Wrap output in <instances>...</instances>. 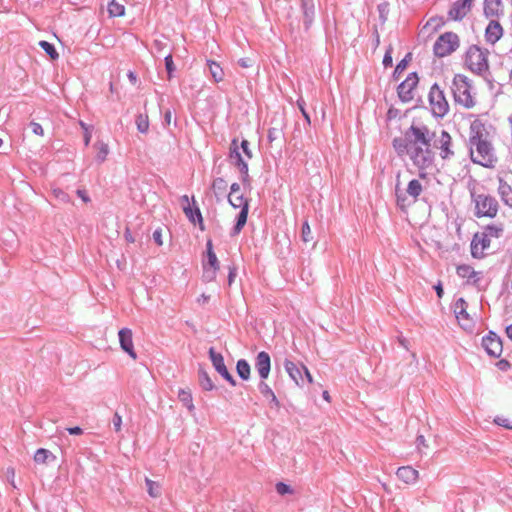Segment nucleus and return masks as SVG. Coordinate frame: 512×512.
<instances>
[{"label":"nucleus","mask_w":512,"mask_h":512,"mask_svg":"<svg viewBox=\"0 0 512 512\" xmlns=\"http://www.w3.org/2000/svg\"><path fill=\"white\" fill-rule=\"evenodd\" d=\"M393 147L398 155H408L420 171L431 167L433 163L429 131L426 127L411 125L403 137L393 140ZM420 177L425 178V173L420 172Z\"/></svg>","instance_id":"nucleus-1"},{"label":"nucleus","mask_w":512,"mask_h":512,"mask_svg":"<svg viewBox=\"0 0 512 512\" xmlns=\"http://www.w3.org/2000/svg\"><path fill=\"white\" fill-rule=\"evenodd\" d=\"M242 149L247 159L253 157L252 151L249 149V142L243 140L241 145H238V140L233 139L230 145L229 161L232 165L236 166L239 172L242 174V182L245 186L250 187V177L248 173V164L242 158L239 149Z\"/></svg>","instance_id":"nucleus-2"},{"label":"nucleus","mask_w":512,"mask_h":512,"mask_svg":"<svg viewBox=\"0 0 512 512\" xmlns=\"http://www.w3.org/2000/svg\"><path fill=\"white\" fill-rule=\"evenodd\" d=\"M228 201L234 208H240L237 222L234 226V234H239L247 222L249 211V200L243 196L238 183H233L230 187Z\"/></svg>","instance_id":"nucleus-3"},{"label":"nucleus","mask_w":512,"mask_h":512,"mask_svg":"<svg viewBox=\"0 0 512 512\" xmlns=\"http://www.w3.org/2000/svg\"><path fill=\"white\" fill-rule=\"evenodd\" d=\"M423 187L419 180H411L406 189H401L399 183L396 185L397 204L401 209H406L415 203L422 193Z\"/></svg>","instance_id":"nucleus-4"},{"label":"nucleus","mask_w":512,"mask_h":512,"mask_svg":"<svg viewBox=\"0 0 512 512\" xmlns=\"http://www.w3.org/2000/svg\"><path fill=\"white\" fill-rule=\"evenodd\" d=\"M452 90L456 103L465 108H471L475 105V100L471 95V87L465 77L461 75L455 76Z\"/></svg>","instance_id":"nucleus-5"},{"label":"nucleus","mask_w":512,"mask_h":512,"mask_svg":"<svg viewBox=\"0 0 512 512\" xmlns=\"http://www.w3.org/2000/svg\"><path fill=\"white\" fill-rule=\"evenodd\" d=\"M206 258L207 260L203 262V279L206 282H212L216 279L220 270V262L213 250L211 239H208L206 243Z\"/></svg>","instance_id":"nucleus-6"},{"label":"nucleus","mask_w":512,"mask_h":512,"mask_svg":"<svg viewBox=\"0 0 512 512\" xmlns=\"http://www.w3.org/2000/svg\"><path fill=\"white\" fill-rule=\"evenodd\" d=\"M459 46V39L455 33L446 32L439 36L434 44V53L438 57L451 54Z\"/></svg>","instance_id":"nucleus-7"},{"label":"nucleus","mask_w":512,"mask_h":512,"mask_svg":"<svg viewBox=\"0 0 512 512\" xmlns=\"http://www.w3.org/2000/svg\"><path fill=\"white\" fill-rule=\"evenodd\" d=\"M429 104L433 115L437 117H443L448 112V102L438 85H433L430 89Z\"/></svg>","instance_id":"nucleus-8"},{"label":"nucleus","mask_w":512,"mask_h":512,"mask_svg":"<svg viewBox=\"0 0 512 512\" xmlns=\"http://www.w3.org/2000/svg\"><path fill=\"white\" fill-rule=\"evenodd\" d=\"M467 308L468 304L462 298L458 299L454 304V312L459 324L464 330L470 331L474 327V320L470 317Z\"/></svg>","instance_id":"nucleus-9"},{"label":"nucleus","mask_w":512,"mask_h":512,"mask_svg":"<svg viewBox=\"0 0 512 512\" xmlns=\"http://www.w3.org/2000/svg\"><path fill=\"white\" fill-rule=\"evenodd\" d=\"M418 81L417 75L412 73L398 86V95L403 102H410L414 98Z\"/></svg>","instance_id":"nucleus-10"},{"label":"nucleus","mask_w":512,"mask_h":512,"mask_svg":"<svg viewBox=\"0 0 512 512\" xmlns=\"http://www.w3.org/2000/svg\"><path fill=\"white\" fill-rule=\"evenodd\" d=\"M482 348L485 349L488 355L492 357H500L503 345L500 337L493 332H489L488 336L482 337Z\"/></svg>","instance_id":"nucleus-11"},{"label":"nucleus","mask_w":512,"mask_h":512,"mask_svg":"<svg viewBox=\"0 0 512 512\" xmlns=\"http://www.w3.org/2000/svg\"><path fill=\"white\" fill-rule=\"evenodd\" d=\"M181 201L183 205V211L186 217L190 220L192 224L196 225L198 223L200 230L204 231L205 226L200 209L197 206H195L194 208L191 207L189 197L187 195L182 196Z\"/></svg>","instance_id":"nucleus-12"},{"label":"nucleus","mask_w":512,"mask_h":512,"mask_svg":"<svg viewBox=\"0 0 512 512\" xmlns=\"http://www.w3.org/2000/svg\"><path fill=\"white\" fill-rule=\"evenodd\" d=\"M209 355H210V359H211L212 364H213L214 368L216 369V371L222 377H224L231 385L235 386L236 382H235L234 378L231 376V374L229 373V371L227 370L222 354L217 353L213 348H210Z\"/></svg>","instance_id":"nucleus-13"},{"label":"nucleus","mask_w":512,"mask_h":512,"mask_svg":"<svg viewBox=\"0 0 512 512\" xmlns=\"http://www.w3.org/2000/svg\"><path fill=\"white\" fill-rule=\"evenodd\" d=\"M434 147L440 151V155L443 159L453 155L452 138L448 132L442 130L440 135L434 140Z\"/></svg>","instance_id":"nucleus-14"},{"label":"nucleus","mask_w":512,"mask_h":512,"mask_svg":"<svg viewBox=\"0 0 512 512\" xmlns=\"http://www.w3.org/2000/svg\"><path fill=\"white\" fill-rule=\"evenodd\" d=\"M119 342L121 348L133 359L137 358V354L133 345V333L131 329L123 328L119 331Z\"/></svg>","instance_id":"nucleus-15"},{"label":"nucleus","mask_w":512,"mask_h":512,"mask_svg":"<svg viewBox=\"0 0 512 512\" xmlns=\"http://www.w3.org/2000/svg\"><path fill=\"white\" fill-rule=\"evenodd\" d=\"M465 65L475 74H480V48L471 46L465 55Z\"/></svg>","instance_id":"nucleus-16"},{"label":"nucleus","mask_w":512,"mask_h":512,"mask_svg":"<svg viewBox=\"0 0 512 512\" xmlns=\"http://www.w3.org/2000/svg\"><path fill=\"white\" fill-rule=\"evenodd\" d=\"M256 370L262 379H267L270 374L271 360L267 352L261 351L258 353L255 362Z\"/></svg>","instance_id":"nucleus-17"},{"label":"nucleus","mask_w":512,"mask_h":512,"mask_svg":"<svg viewBox=\"0 0 512 512\" xmlns=\"http://www.w3.org/2000/svg\"><path fill=\"white\" fill-rule=\"evenodd\" d=\"M482 167L493 168L497 162V157L494 155V148L491 143L482 139Z\"/></svg>","instance_id":"nucleus-18"},{"label":"nucleus","mask_w":512,"mask_h":512,"mask_svg":"<svg viewBox=\"0 0 512 512\" xmlns=\"http://www.w3.org/2000/svg\"><path fill=\"white\" fill-rule=\"evenodd\" d=\"M474 0H459L454 3L449 11V17L452 20L462 19L470 9Z\"/></svg>","instance_id":"nucleus-19"},{"label":"nucleus","mask_w":512,"mask_h":512,"mask_svg":"<svg viewBox=\"0 0 512 512\" xmlns=\"http://www.w3.org/2000/svg\"><path fill=\"white\" fill-rule=\"evenodd\" d=\"M502 35L503 28L501 24L497 20H491L485 29L486 41L494 44L502 37Z\"/></svg>","instance_id":"nucleus-20"},{"label":"nucleus","mask_w":512,"mask_h":512,"mask_svg":"<svg viewBox=\"0 0 512 512\" xmlns=\"http://www.w3.org/2000/svg\"><path fill=\"white\" fill-rule=\"evenodd\" d=\"M498 207V201L494 197H482V217H495L498 212Z\"/></svg>","instance_id":"nucleus-21"},{"label":"nucleus","mask_w":512,"mask_h":512,"mask_svg":"<svg viewBox=\"0 0 512 512\" xmlns=\"http://www.w3.org/2000/svg\"><path fill=\"white\" fill-rule=\"evenodd\" d=\"M483 9L486 17H499L503 15L502 0H484Z\"/></svg>","instance_id":"nucleus-22"},{"label":"nucleus","mask_w":512,"mask_h":512,"mask_svg":"<svg viewBox=\"0 0 512 512\" xmlns=\"http://www.w3.org/2000/svg\"><path fill=\"white\" fill-rule=\"evenodd\" d=\"M396 474L397 477L406 484H413L419 478V472L410 466L398 468Z\"/></svg>","instance_id":"nucleus-23"},{"label":"nucleus","mask_w":512,"mask_h":512,"mask_svg":"<svg viewBox=\"0 0 512 512\" xmlns=\"http://www.w3.org/2000/svg\"><path fill=\"white\" fill-rule=\"evenodd\" d=\"M284 367L296 385H300L302 381L301 369L291 360H285Z\"/></svg>","instance_id":"nucleus-24"},{"label":"nucleus","mask_w":512,"mask_h":512,"mask_svg":"<svg viewBox=\"0 0 512 512\" xmlns=\"http://www.w3.org/2000/svg\"><path fill=\"white\" fill-rule=\"evenodd\" d=\"M457 274L466 279L467 283H476L478 280L477 272L469 265H459L457 267Z\"/></svg>","instance_id":"nucleus-25"},{"label":"nucleus","mask_w":512,"mask_h":512,"mask_svg":"<svg viewBox=\"0 0 512 512\" xmlns=\"http://www.w3.org/2000/svg\"><path fill=\"white\" fill-rule=\"evenodd\" d=\"M301 8L304 16V23L308 27L312 23L314 14V2L313 0H301Z\"/></svg>","instance_id":"nucleus-26"},{"label":"nucleus","mask_w":512,"mask_h":512,"mask_svg":"<svg viewBox=\"0 0 512 512\" xmlns=\"http://www.w3.org/2000/svg\"><path fill=\"white\" fill-rule=\"evenodd\" d=\"M207 65L209 67L210 74L215 82L219 83L224 80L225 73L219 63L213 60H208Z\"/></svg>","instance_id":"nucleus-27"},{"label":"nucleus","mask_w":512,"mask_h":512,"mask_svg":"<svg viewBox=\"0 0 512 512\" xmlns=\"http://www.w3.org/2000/svg\"><path fill=\"white\" fill-rule=\"evenodd\" d=\"M498 193L503 203L509 207H512V189L509 185L503 182L502 179H500Z\"/></svg>","instance_id":"nucleus-28"},{"label":"nucleus","mask_w":512,"mask_h":512,"mask_svg":"<svg viewBox=\"0 0 512 512\" xmlns=\"http://www.w3.org/2000/svg\"><path fill=\"white\" fill-rule=\"evenodd\" d=\"M227 182L222 178H216L212 183V191L216 196L217 200H220L222 196L226 193L227 190Z\"/></svg>","instance_id":"nucleus-29"},{"label":"nucleus","mask_w":512,"mask_h":512,"mask_svg":"<svg viewBox=\"0 0 512 512\" xmlns=\"http://www.w3.org/2000/svg\"><path fill=\"white\" fill-rule=\"evenodd\" d=\"M55 456L47 449L40 448L35 452L34 461L37 464H46L48 460H54Z\"/></svg>","instance_id":"nucleus-30"},{"label":"nucleus","mask_w":512,"mask_h":512,"mask_svg":"<svg viewBox=\"0 0 512 512\" xmlns=\"http://www.w3.org/2000/svg\"><path fill=\"white\" fill-rule=\"evenodd\" d=\"M108 13L110 17H121L125 14V6L116 0L108 4Z\"/></svg>","instance_id":"nucleus-31"},{"label":"nucleus","mask_w":512,"mask_h":512,"mask_svg":"<svg viewBox=\"0 0 512 512\" xmlns=\"http://www.w3.org/2000/svg\"><path fill=\"white\" fill-rule=\"evenodd\" d=\"M94 148L96 149V159L100 163L104 162L109 154V147L106 143L102 141H97L94 144Z\"/></svg>","instance_id":"nucleus-32"},{"label":"nucleus","mask_w":512,"mask_h":512,"mask_svg":"<svg viewBox=\"0 0 512 512\" xmlns=\"http://www.w3.org/2000/svg\"><path fill=\"white\" fill-rule=\"evenodd\" d=\"M443 25L441 18H431L422 28L423 33H434Z\"/></svg>","instance_id":"nucleus-33"},{"label":"nucleus","mask_w":512,"mask_h":512,"mask_svg":"<svg viewBox=\"0 0 512 512\" xmlns=\"http://www.w3.org/2000/svg\"><path fill=\"white\" fill-rule=\"evenodd\" d=\"M237 373L243 380H248L250 377V365L244 359L237 362L236 365Z\"/></svg>","instance_id":"nucleus-34"},{"label":"nucleus","mask_w":512,"mask_h":512,"mask_svg":"<svg viewBox=\"0 0 512 512\" xmlns=\"http://www.w3.org/2000/svg\"><path fill=\"white\" fill-rule=\"evenodd\" d=\"M503 233V226L500 225H487L482 232L485 237L499 238Z\"/></svg>","instance_id":"nucleus-35"},{"label":"nucleus","mask_w":512,"mask_h":512,"mask_svg":"<svg viewBox=\"0 0 512 512\" xmlns=\"http://www.w3.org/2000/svg\"><path fill=\"white\" fill-rule=\"evenodd\" d=\"M136 126L139 132L147 133L149 130V118L147 114H139L136 117Z\"/></svg>","instance_id":"nucleus-36"},{"label":"nucleus","mask_w":512,"mask_h":512,"mask_svg":"<svg viewBox=\"0 0 512 512\" xmlns=\"http://www.w3.org/2000/svg\"><path fill=\"white\" fill-rule=\"evenodd\" d=\"M39 46L46 52L51 60H57L59 58L58 52L51 43L42 40L39 42Z\"/></svg>","instance_id":"nucleus-37"},{"label":"nucleus","mask_w":512,"mask_h":512,"mask_svg":"<svg viewBox=\"0 0 512 512\" xmlns=\"http://www.w3.org/2000/svg\"><path fill=\"white\" fill-rule=\"evenodd\" d=\"M148 494L153 498H158L161 495L160 485L150 479H146Z\"/></svg>","instance_id":"nucleus-38"},{"label":"nucleus","mask_w":512,"mask_h":512,"mask_svg":"<svg viewBox=\"0 0 512 512\" xmlns=\"http://www.w3.org/2000/svg\"><path fill=\"white\" fill-rule=\"evenodd\" d=\"M470 147H471V158L473 162L478 163V159L474 156L475 151L480 154V137L472 136L470 138Z\"/></svg>","instance_id":"nucleus-39"},{"label":"nucleus","mask_w":512,"mask_h":512,"mask_svg":"<svg viewBox=\"0 0 512 512\" xmlns=\"http://www.w3.org/2000/svg\"><path fill=\"white\" fill-rule=\"evenodd\" d=\"M199 381L201 387L206 391H210L214 388L213 382L206 372L200 373Z\"/></svg>","instance_id":"nucleus-40"},{"label":"nucleus","mask_w":512,"mask_h":512,"mask_svg":"<svg viewBox=\"0 0 512 512\" xmlns=\"http://www.w3.org/2000/svg\"><path fill=\"white\" fill-rule=\"evenodd\" d=\"M260 389H261V392L267 396V397H270L271 398V401L275 404V406H279V401L276 397V395L274 394V392L272 391V389L265 383H261L260 385Z\"/></svg>","instance_id":"nucleus-41"},{"label":"nucleus","mask_w":512,"mask_h":512,"mask_svg":"<svg viewBox=\"0 0 512 512\" xmlns=\"http://www.w3.org/2000/svg\"><path fill=\"white\" fill-rule=\"evenodd\" d=\"M178 397H179L180 401H182L189 409L193 408L192 395H191L190 391L180 390Z\"/></svg>","instance_id":"nucleus-42"},{"label":"nucleus","mask_w":512,"mask_h":512,"mask_svg":"<svg viewBox=\"0 0 512 512\" xmlns=\"http://www.w3.org/2000/svg\"><path fill=\"white\" fill-rule=\"evenodd\" d=\"M493 423H495L498 426H501L503 428H506L508 430H512V420L503 417V416H496L493 419Z\"/></svg>","instance_id":"nucleus-43"},{"label":"nucleus","mask_w":512,"mask_h":512,"mask_svg":"<svg viewBox=\"0 0 512 512\" xmlns=\"http://www.w3.org/2000/svg\"><path fill=\"white\" fill-rule=\"evenodd\" d=\"M52 194L56 199L60 200L61 202L68 203L70 201L69 195L60 188H53Z\"/></svg>","instance_id":"nucleus-44"},{"label":"nucleus","mask_w":512,"mask_h":512,"mask_svg":"<svg viewBox=\"0 0 512 512\" xmlns=\"http://www.w3.org/2000/svg\"><path fill=\"white\" fill-rule=\"evenodd\" d=\"M301 237L306 243L312 240V231L308 222H304L302 226Z\"/></svg>","instance_id":"nucleus-45"},{"label":"nucleus","mask_w":512,"mask_h":512,"mask_svg":"<svg viewBox=\"0 0 512 512\" xmlns=\"http://www.w3.org/2000/svg\"><path fill=\"white\" fill-rule=\"evenodd\" d=\"M282 136V129L281 128H270L268 131V139L270 142H273L275 140H278Z\"/></svg>","instance_id":"nucleus-46"},{"label":"nucleus","mask_w":512,"mask_h":512,"mask_svg":"<svg viewBox=\"0 0 512 512\" xmlns=\"http://www.w3.org/2000/svg\"><path fill=\"white\" fill-rule=\"evenodd\" d=\"M276 491L280 494V495H285V494H292L293 493V490L292 488L283 483V482H279L276 484Z\"/></svg>","instance_id":"nucleus-47"},{"label":"nucleus","mask_w":512,"mask_h":512,"mask_svg":"<svg viewBox=\"0 0 512 512\" xmlns=\"http://www.w3.org/2000/svg\"><path fill=\"white\" fill-rule=\"evenodd\" d=\"M165 66H166L167 73H168V79H171L172 75H173V71L175 69L172 55H168L165 57Z\"/></svg>","instance_id":"nucleus-48"},{"label":"nucleus","mask_w":512,"mask_h":512,"mask_svg":"<svg viewBox=\"0 0 512 512\" xmlns=\"http://www.w3.org/2000/svg\"><path fill=\"white\" fill-rule=\"evenodd\" d=\"M112 422H113L114 430L116 432H120L122 429V417L119 415L118 412L114 413Z\"/></svg>","instance_id":"nucleus-49"},{"label":"nucleus","mask_w":512,"mask_h":512,"mask_svg":"<svg viewBox=\"0 0 512 512\" xmlns=\"http://www.w3.org/2000/svg\"><path fill=\"white\" fill-rule=\"evenodd\" d=\"M80 126L84 130V143L86 146H88L91 141V137H92L91 131H90L89 127L84 122H80Z\"/></svg>","instance_id":"nucleus-50"},{"label":"nucleus","mask_w":512,"mask_h":512,"mask_svg":"<svg viewBox=\"0 0 512 512\" xmlns=\"http://www.w3.org/2000/svg\"><path fill=\"white\" fill-rule=\"evenodd\" d=\"M297 105H298V107H299L303 117L305 118L306 122L310 125L311 119H310V116H309V114L307 113V111L305 109V102L302 99H299L297 101Z\"/></svg>","instance_id":"nucleus-51"},{"label":"nucleus","mask_w":512,"mask_h":512,"mask_svg":"<svg viewBox=\"0 0 512 512\" xmlns=\"http://www.w3.org/2000/svg\"><path fill=\"white\" fill-rule=\"evenodd\" d=\"M392 51H393V49H392V47L390 46V47L387 49V51H386V53H385V55H384V58H383V64H384V66H385V67H389V66H391V65H392Z\"/></svg>","instance_id":"nucleus-52"},{"label":"nucleus","mask_w":512,"mask_h":512,"mask_svg":"<svg viewBox=\"0 0 512 512\" xmlns=\"http://www.w3.org/2000/svg\"><path fill=\"white\" fill-rule=\"evenodd\" d=\"M495 365L501 371H507L511 367V364L506 359H500Z\"/></svg>","instance_id":"nucleus-53"},{"label":"nucleus","mask_w":512,"mask_h":512,"mask_svg":"<svg viewBox=\"0 0 512 512\" xmlns=\"http://www.w3.org/2000/svg\"><path fill=\"white\" fill-rule=\"evenodd\" d=\"M30 126H31L32 132L34 134L39 135V136H43L44 130H43L42 126L39 123L32 122Z\"/></svg>","instance_id":"nucleus-54"},{"label":"nucleus","mask_w":512,"mask_h":512,"mask_svg":"<svg viewBox=\"0 0 512 512\" xmlns=\"http://www.w3.org/2000/svg\"><path fill=\"white\" fill-rule=\"evenodd\" d=\"M477 234L474 235V238L471 242V254L474 258L478 257V251H477Z\"/></svg>","instance_id":"nucleus-55"},{"label":"nucleus","mask_w":512,"mask_h":512,"mask_svg":"<svg viewBox=\"0 0 512 512\" xmlns=\"http://www.w3.org/2000/svg\"><path fill=\"white\" fill-rule=\"evenodd\" d=\"M407 61L406 59H403L400 61V63L396 66L395 73L400 74L403 70L406 69Z\"/></svg>","instance_id":"nucleus-56"},{"label":"nucleus","mask_w":512,"mask_h":512,"mask_svg":"<svg viewBox=\"0 0 512 512\" xmlns=\"http://www.w3.org/2000/svg\"><path fill=\"white\" fill-rule=\"evenodd\" d=\"M153 239L155 240V242H156L158 245H162V244H163V241H162L161 231L156 230V231L153 233Z\"/></svg>","instance_id":"nucleus-57"},{"label":"nucleus","mask_w":512,"mask_h":512,"mask_svg":"<svg viewBox=\"0 0 512 512\" xmlns=\"http://www.w3.org/2000/svg\"><path fill=\"white\" fill-rule=\"evenodd\" d=\"M416 442H417L418 448H420V447H424V448L428 447V445L426 443V439H425V437L423 435L418 436Z\"/></svg>","instance_id":"nucleus-58"},{"label":"nucleus","mask_w":512,"mask_h":512,"mask_svg":"<svg viewBox=\"0 0 512 512\" xmlns=\"http://www.w3.org/2000/svg\"><path fill=\"white\" fill-rule=\"evenodd\" d=\"M67 431L71 434V435H81L83 433V430L76 426V427H71V428H67Z\"/></svg>","instance_id":"nucleus-59"},{"label":"nucleus","mask_w":512,"mask_h":512,"mask_svg":"<svg viewBox=\"0 0 512 512\" xmlns=\"http://www.w3.org/2000/svg\"><path fill=\"white\" fill-rule=\"evenodd\" d=\"M77 195L85 202V203H88L90 202V198L88 197V195L86 194V192L84 190H77Z\"/></svg>","instance_id":"nucleus-60"},{"label":"nucleus","mask_w":512,"mask_h":512,"mask_svg":"<svg viewBox=\"0 0 512 512\" xmlns=\"http://www.w3.org/2000/svg\"><path fill=\"white\" fill-rule=\"evenodd\" d=\"M490 246V237H485V235L482 234V251L487 249Z\"/></svg>","instance_id":"nucleus-61"},{"label":"nucleus","mask_w":512,"mask_h":512,"mask_svg":"<svg viewBox=\"0 0 512 512\" xmlns=\"http://www.w3.org/2000/svg\"><path fill=\"white\" fill-rule=\"evenodd\" d=\"M302 369L304 370V373H305L308 383H310V384L313 383V377H312L310 371L308 370V368L306 366L302 365Z\"/></svg>","instance_id":"nucleus-62"},{"label":"nucleus","mask_w":512,"mask_h":512,"mask_svg":"<svg viewBox=\"0 0 512 512\" xmlns=\"http://www.w3.org/2000/svg\"><path fill=\"white\" fill-rule=\"evenodd\" d=\"M235 276H236V270H235V268H230L229 276H228V283H229V285H231V284H232V282H233V280H234Z\"/></svg>","instance_id":"nucleus-63"},{"label":"nucleus","mask_w":512,"mask_h":512,"mask_svg":"<svg viewBox=\"0 0 512 512\" xmlns=\"http://www.w3.org/2000/svg\"><path fill=\"white\" fill-rule=\"evenodd\" d=\"M434 288H435V291L437 293V296L439 298H441L443 296V293H444L443 287H442L441 283H438L437 285H435Z\"/></svg>","instance_id":"nucleus-64"}]
</instances>
